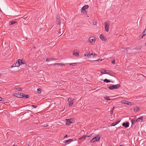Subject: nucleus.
I'll return each instance as SVG.
<instances>
[{
  "mask_svg": "<svg viewBox=\"0 0 146 146\" xmlns=\"http://www.w3.org/2000/svg\"><path fill=\"white\" fill-rule=\"evenodd\" d=\"M68 137L67 135H66L64 136V138H65Z\"/></svg>",
  "mask_w": 146,
  "mask_h": 146,
  "instance_id": "nucleus-53",
  "label": "nucleus"
},
{
  "mask_svg": "<svg viewBox=\"0 0 146 146\" xmlns=\"http://www.w3.org/2000/svg\"><path fill=\"white\" fill-rule=\"evenodd\" d=\"M116 125V124L115 123H112L111 124V126H114Z\"/></svg>",
  "mask_w": 146,
  "mask_h": 146,
  "instance_id": "nucleus-41",
  "label": "nucleus"
},
{
  "mask_svg": "<svg viewBox=\"0 0 146 146\" xmlns=\"http://www.w3.org/2000/svg\"><path fill=\"white\" fill-rule=\"evenodd\" d=\"M12 146H17V144H15Z\"/></svg>",
  "mask_w": 146,
  "mask_h": 146,
  "instance_id": "nucleus-55",
  "label": "nucleus"
},
{
  "mask_svg": "<svg viewBox=\"0 0 146 146\" xmlns=\"http://www.w3.org/2000/svg\"><path fill=\"white\" fill-rule=\"evenodd\" d=\"M110 23V22L109 21H106L104 23L105 31L107 32L109 31Z\"/></svg>",
  "mask_w": 146,
  "mask_h": 146,
  "instance_id": "nucleus-2",
  "label": "nucleus"
},
{
  "mask_svg": "<svg viewBox=\"0 0 146 146\" xmlns=\"http://www.w3.org/2000/svg\"><path fill=\"white\" fill-rule=\"evenodd\" d=\"M31 106L32 107H33L34 108H36L37 107V106H35V105H31Z\"/></svg>",
  "mask_w": 146,
  "mask_h": 146,
  "instance_id": "nucleus-42",
  "label": "nucleus"
},
{
  "mask_svg": "<svg viewBox=\"0 0 146 146\" xmlns=\"http://www.w3.org/2000/svg\"><path fill=\"white\" fill-rule=\"evenodd\" d=\"M123 126L125 127V128H127L129 126V123L127 122L126 123H123L122 124Z\"/></svg>",
  "mask_w": 146,
  "mask_h": 146,
  "instance_id": "nucleus-10",
  "label": "nucleus"
},
{
  "mask_svg": "<svg viewBox=\"0 0 146 146\" xmlns=\"http://www.w3.org/2000/svg\"><path fill=\"white\" fill-rule=\"evenodd\" d=\"M63 33H62V34H61V35H62V34H63Z\"/></svg>",
  "mask_w": 146,
  "mask_h": 146,
  "instance_id": "nucleus-64",
  "label": "nucleus"
},
{
  "mask_svg": "<svg viewBox=\"0 0 146 146\" xmlns=\"http://www.w3.org/2000/svg\"><path fill=\"white\" fill-rule=\"evenodd\" d=\"M56 22L57 24L58 25H60L61 23L60 19L59 18L58 16L56 17Z\"/></svg>",
  "mask_w": 146,
  "mask_h": 146,
  "instance_id": "nucleus-11",
  "label": "nucleus"
},
{
  "mask_svg": "<svg viewBox=\"0 0 146 146\" xmlns=\"http://www.w3.org/2000/svg\"><path fill=\"white\" fill-rule=\"evenodd\" d=\"M48 61V58H46V61Z\"/></svg>",
  "mask_w": 146,
  "mask_h": 146,
  "instance_id": "nucleus-58",
  "label": "nucleus"
},
{
  "mask_svg": "<svg viewBox=\"0 0 146 146\" xmlns=\"http://www.w3.org/2000/svg\"><path fill=\"white\" fill-rule=\"evenodd\" d=\"M127 105H132L133 104H132V102H128L127 103Z\"/></svg>",
  "mask_w": 146,
  "mask_h": 146,
  "instance_id": "nucleus-34",
  "label": "nucleus"
},
{
  "mask_svg": "<svg viewBox=\"0 0 146 146\" xmlns=\"http://www.w3.org/2000/svg\"><path fill=\"white\" fill-rule=\"evenodd\" d=\"M48 126V124H47V123H46V124H44V125L43 126H44V127H47Z\"/></svg>",
  "mask_w": 146,
  "mask_h": 146,
  "instance_id": "nucleus-40",
  "label": "nucleus"
},
{
  "mask_svg": "<svg viewBox=\"0 0 146 146\" xmlns=\"http://www.w3.org/2000/svg\"><path fill=\"white\" fill-rule=\"evenodd\" d=\"M81 12H83V14H84V13H85L86 14V10H83V11Z\"/></svg>",
  "mask_w": 146,
  "mask_h": 146,
  "instance_id": "nucleus-39",
  "label": "nucleus"
},
{
  "mask_svg": "<svg viewBox=\"0 0 146 146\" xmlns=\"http://www.w3.org/2000/svg\"><path fill=\"white\" fill-rule=\"evenodd\" d=\"M119 146H123V145H120Z\"/></svg>",
  "mask_w": 146,
  "mask_h": 146,
  "instance_id": "nucleus-60",
  "label": "nucleus"
},
{
  "mask_svg": "<svg viewBox=\"0 0 146 146\" xmlns=\"http://www.w3.org/2000/svg\"><path fill=\"white\" fill-rule=\"evenodd\" d=\"M109 97H110L109 96H105V97H104V98L105 100H111V99L108 98Z\"/></svg>",
  "mask_w": 146,
  "mask_h": 146,
  "instance_id": "nucleus-24",
  "label": "nucleus"
},
{
  "mask_svg": "<svg viewBox=\"0 0 146 146\" xmlns=\"http://www.w3.org/2000/svg\"><path fill=\"white\" fill-rule=\"evenodd\" d=\"M90 136H88V135H85V138H88L89 137H90Z\"/></svg>",
  "mask_w": 146,
  "mask_h": 146,
  "instance_id": "nucleus-50",
  "label": "nucleus"
},
{
  "mask_svg": "<svg viewBox=\"0 0 146 146\" xmlns=\"http://www.w3.org/2000/svg\"><path fill=\"white\" fill-rule=\"evenodd\" d=\"M60 33H61V31H60Z\"/></svg>",
  "mask_w": 146,
  "mask_h": 146,
  "instance_id": "nucleus-62",
  "label": "nucleus"
},
{
  "mask_svg": "<svg viewBox=\"0 0 146 146\" xmlns=\"http://www.w3.org/2000/svg\"><path fill=\"white\" fill-rule=\"evenodd\" d=\"M68 101L69 102V106L70 107L72 106L73 104L72 99L71 98H68Z\"/></svg>",
  "mask_w": 146,
  "mask_h": 146,
  "instance_id": "nucleus-4",
  "label": "nucleus"
},
{
  "mask_svg": "<svg viewBox=\"0 0 146 146\" xmlns=\"http://www.w3.org/2000/svg\"><path fill=\"white\" fill-rule=\"evenodd\" d=\"M114 107H113V109H112V110H113L114 109Z\"/></svg>",
  "mask_w": 146,
  "mask_h": 146,
  "instance_id": "nucleus-61",
  "label": "nucleus"
},
{
  "mask_svg": "<svg viewBox=\"0 0 146 146\" xmlns=\"http://www.w3.org/2000/svg\"><path fill=\"white\" fill-rule=\"evenodd\" d=\"M136 121L135 120H133L131 121L132 122V125L134 123H135L136 122Z\"/></svg>",
  "mask_w": 146,
  "mask_h": 146,
  "instance_id": "nucleus-36",
  "label": "nucleus"
},
{
  "mask_svg": "<svg viewBox=\"0 0 146 146\" xmlns=\"http://www.w3.org/2000/svg\"><path fill=\"white\" fill-rule=\"evenodd\" d=\"M87 54H84V56H87Z\"/></svg>",
  "mask_w": 146,
  "mask_h": 146,
  "instance_id": "nucleus-56",
  "label": "nucleus"
},
{
  "mask_svg": "<svg viewBox=\"0 0 146 146\" xmlns=\"http://www.w3.org/2000/svg\"><path fill=\"white\" fill-rule=\"evenodd\" d=\"M146 31V29H145V31H143L142 33V35L143 36H144L146 34V31Z\"/></svg>",
  "mask_w": 146,
  "mask_h": 146,
  "instance_id": "nucleus-29",
  "label": "nucleus"
},
{
  "mask_svg": "<svg viewBox=\"0 0 146 146\" xmlns=\"http://www.w3.org/2000/svg\"><path fill=\"white\" fill-rule=\"evenodd\" d=\"M1 101H5V99L4 98H1Z\"/></svg>",
  "mask_w": 146,
  "mask_h": 146,
  "instance_id": "nucleus-45",
  "label": "nucleus"
},
{
  "mask_svg": "<svg viewBox=\"0 0 146 146\" xmlns=\"http://www.w3.org/2000/svg\"><path fill=\"white\" fill-rule=\"evenodd\" d=\"M20 64H21V65L22 64H23L24 67H26L27 66L26 63L22 61V59L21 60Z\"/></svg>",
  "mask_w": 146,
  "mask_h": 146,
  "instance_id": "nucleus-16",
  "label": "nucleus"
},
{
  "mask_svg": "<svg viewBox=\"0 0 146 146\" xmlns=\"http://www.w3.org/2000/svg\"><path fill=\"white\" fill-rule=\"evenodd\" d=\"M91 56H93V53H92L91 54H90Z\"/></svg>",
  "mask_w": 146,
  "mask_h": 146,
  "instance_id": "nucleus-57",
  "label": "nucleus"
},
{
  "mask_svg": "<svg viewBox=\"0 0 146 146\" xmlns=\"http://www.w3.org/2000/svg\"><path fill=\"white\" fill-rule=\"evenodd\" d=\"M29 97V95H25V98L26 99L28 98Z\"/></svg>",
  "mask_w": 146,
  "mask_h": 146,
  "instance_id": "nucleus-33",
  "label": "nucleus"
},
{
  "mask_svg": "<svg viewBox=\"0 0 146 146\" xmlns=\"http://www.w3.org/2000/svg\"><path fill=\"white\" fill-rule=\"evenodd\" d=\"M87 56L88 57V58H91V56H90V53H88V54H87Z\"/></svg>",
  "mask_w": 146,
  "mask_h": 146,
  "instance_id": "nucleus-31",
  "label": "nucleus"
},
{
  "mask_svg": "<svg viewBox=\"0 0 146 146\" xmlns=\"http://www.w3.org/2000/svg\"><path fill=\"white\" fill-rule=\"evenodd\" d=\"M59 65L60 66H65V64L63 63H57L54 64V65Z\"/></svg>",
  "mask_w": 146,
  "mask_h": 146,
  "instance_id": "nucleus-21",
  "label": "nucleus"
},
{
  "mask_svg": "<svg viewBox=\"0 0 146 146\" xmlns=\"http://www.w3.org/2000/svg\"><path fill=\"white\" fill-rule=\"evenodd\" d=\"M102 60V59L100 60V59H98L96 60L97 61L99 62L100 61H101Z\"/></svg>",
  "mask_w": 146,
  "mask_h": 146,
  "instance_id": "nucleus-51",
  "label": "nucleus"
},
{
  "mask_svg": "<svg viewBox=\"0 0 146 146\" xmlns=\"http://www.w3.org/2000/svg\"><path fill=\"white\" fill-rule=\"evenodd\" d=\"M97 55L95 53H93V57H96L97 56Z\"/></svg>",
  "mask_w": 146,
  "mask_h": 146,
  "instance_id": "nucleus-38",
  "label": "nucleus"
},
{
  "mask_svg": "<svg viewBox=\"0 0 146 146\" xmlns=\"http://www.w3.org/2000/svg\"><path fill=\"white\" fill-rule=\"evenodd\" d=\"M141 48V46H136L135 48H134V49L136 50H138L140 49Z\"/></svg>",
  "mask_w": 146,
  "mask_h": 146,
  "instance_id": "nucleus-17",
  "label": "nucleus"
},
{
  "mask_svg": "<svg viewBox=\"0 0 146 146\" xmlns=\"http://www.w3.org/2000/svg\"><path fill=\"white\" fill-rule=\"evenodd\" d=\"M73 141V139H70L68 140H65L64 141V142L66 143H68L69 141Z\"/></svg>",
  "mask_w": 146,
  "mask_h": 146,
  "instance_id": "nucleus-22",
  "label": "nucleus"
},
{
  "mask_svg": "<svg viewBox=\"0 0 146 146\" xmlns=\"http://www.w3.org/2000/svg\"><path fill=\"white\" fill-rule=\"evenodd\" d=\"M37 90L38 91V93L39 94H40L41 91V89L40 88H38L37 89Z\"/></svg>",
  "mask_w": 146,
  "mask_h": 146,
  "instance_id": "nucleus-26",
  "label": "nucleus"
},
{
  "mask_svg": "<svg viewBox=\"0 0 146 146\" xmlns=\"http://www.w3.org/2000/svg\"><path fill=\"white\" fill-rule=\"evenodd\" d=\"M1 97H0V101H1Z\"/></svg>",
  "mask_w": 146,
  "mask_h": 146,
  "instance_id": "nucleus-59",
  "label": "nucleus"
},
{
  "mask_svg": "<svg viewBox=\"0 0 146 146\" xmlns=\"http://www.w3.org/2000/svg\"><path fill=\"white\" fill-rule=\"evenodd\" d=\"M95 138H93L90 141V142L91 143L92 142L94 143L95 142Z\"/></svg>",
  "mask_w": 146,
  "mask_h": 146,
  "instance_id": "nucleus-27",
  "label": "nucleus"
},
{
  "mask_svg": "<svg viewBox=\"0 0 146 146\" xmlns=\"http://www.w3.org/2000/svg\"><path fill=\"white\" fill-rule=\"evenodd\" d=\"M112 63L113 64H115V61L114 60H113V61H112Z\"/></svg>",
  "mask_w": 146,
  "mask_h": 146,
  "instance_id": "nucleus-49",
  "label": "nucleus"
},
{
  "mask_svg": "<svg viewBox=\"0 0 146 146\" xmlns=\"http://www.w3.org/2000/svg\"><path fill=\"white\" fill-rule=\"evenodd\" d=\"M143 119V116H141L140 117L137 118V119H136V121L137 123L138 122L140 121V120H141V121H142Z\"/></svg>",
  "mask_w": 146,
  "mask_h": 146,
  "instance_id": "nucleus-12",
  "label": "nucleus"
},
{
  "mask_svg": "<svg viewBox=\"0 0 146 146\" xmlns=\"http://www.w3.org/2000/svg\"><path fill=\"white\" fill-rule=\"evenodd\" d=\"M56 60V59H55L54 58H50L49 59H48V61H50L51 60Z\"/></svg>",
  "mask_w": 146,
  "mask_h": 146,
  "instance_id": "nucleus-30",
  "label": "nucleus"
},
{
  "mask_svg": "<svg viewBox=\"0 0 146 146\" xmlns=\"http://www.w3.org/2000/svg\"><path fill=\"white\" fill-rule=\"evenodd\" d=\"M104 71L106 72V74H110L111 73L113 72L111 70H104Z\"/></svg>",
  "mask_w": 146,
  "mask_h": 146,
  "instance_id": "nucleus-14",
  "label": "nucleus"
},
{
  "mask_svg": "<svg viewBox=\"0 0 146 146\" xmlns=\"http://www.w3.org/2000/svg\"><path fill=\"white\" fill-rule=\"evenodd\" d=\"M125 132L124 130H122L121 131V133L124 134Z\"/></svg>",
  "mask_w": 146,
  "mask_h": 146,
  "instance_id": "nucleus-46",
  "label": "nucleus"
},
{
  "mask_svg": "<svg viewBox=\"0 0 146 146\" xmlns=\"http://www.w3.org/2000/svg\"><path fill=\"white\" fill-rule=\"evenodd\" d=\"M21 94L22 93H15L14 95L17 98H21Z\"/></svg>",
  "mask_w": 146,
  "mask_h": 146,
  "instance_id": "nucleus-6",
  "label": "nucleus"
},
{
  "mask_svg": "<svg viewBox=\"0 0 146 146\" xmlns=\"http://www.w3.org/2000/svg\"><path fill=\"white\" fill-rule=\"evenodd\" d=\"M63 33H62V34H61V35H62V34H63Z\"/></svg>",
  "mask_w": 146,
  "mask_h": 146,
  "instance_id": "nucleus-63",
  "label": "nucleus"
},
{
  "mask_svg": "<svg viewBox=\"0 0 146 146\" xmlns=\"http://www.w3.org/2000/svg\"><path fill=\"white\" fill-rule=\"evenodd\" d=\"M101 73L102 74H106V73L105 72H101Z\"/></svg>",
  "mask_w": 146,
  "mask_h": 146,
  "instance_id": "nucleus-52",
  "label": "nucleus"
},
{
  "mask_svg": "<svg viewBox=\"0 0 146 146\" xmlns=\"http://www.w3.org/2000/svg\"><path fill=\"white\" fill-rule=\"evenodd\" d=\"M75 119L74 118H72L70 119H66V124L67 125H70V123H72L74 122Z\"/></svg>",
  "mask_w": 146,
  "mask_h": 146,
  "instance_id": "nucleus-3",
  "label": "nucleus"
},
{
  "mask_svg": "<svg viewBox=\"0 0 146 146\" xmlns=\"http://www.w3.org/2000/svg\"><path fill=\"white\" fill-rule=\"evenodd\" d=\"M140 109L139 107L136 106L134 108V110L135 112H137L139 111Z\"/></svg>",
  "mask_w": 146,
  "mask_h": 146,
  "instance_id": "nucleus-13",
  "label": "nucleus"
},
{
  "mask_svg": "<svg viewBox=\"0 0 146 146\" xmlns=\"http://www.w3.org/2000/svg\"><path fill=\"white\" fill-rule=\"evenodd\" d=\"M72 54L74 56H78L79 55V53L76 52L74 51L73 52Z\"/></svg>",
  "mask_w": 146,
  "mask_h": 146,
  "instance_id": "nucleus-19",
  "label": "nucleus"
},
{
  "mask_svg": "<svg viewBox=\"0 0 146 146\" xmlns=\"http://www.w3.org/2000/svg\"><path fill=\"white\" fill-rule=\"evenodd\" d=\"M17 23V22L16 21H10L9 22V25H11L15 23Z\"/></svg>",
  "mask_w": 146,
  "mask_h": 146,
  "instance_id": "nucleus-18",
  "label": "nucleus"
},
{
  "mask_svg": "<svg viewBox=\"0 0 146 146\" xmlns=\"http://www.w3.org/2000/svg\"><path fill=\"white\" fill-rule=\"evenodd\" d=\"M99 37L102 40L105 41L106 40V38H104V36L102 35H100Z\"/></svg>",
  "mask_w": 146,
  "mask_h": 146,
  "instance_id": "nucleus-15",
  "label": "nucleus"
},
{
  "mask_svg": "<svg viewBox=\"0 0 146 146\" xmlns=\"http://www.w3.org/2000/svg\"><path fill=\"white\" fill-rule=\"evenodd\" d=\"M89 42L91 43H94L95 41V40L94 39V37H90L88 39Z\"/></svg>",
  "mask_w": 146,
  "mask_h": 146,
  "instance_id": "nucleus-5",
  "label": "nucleus"
},
{
  "mask_svg": "<svg viewBox=\"0 0 146 146\" xmlns=\"http://www.w3.org/2000/svg\"><path fill=\"white\" fill-rule=\"evenodd\" d=\"M89 7V5H85L83 6L82 8L81 12H83V10H85L86 9H87Z\"/></svg>",
  "mask_w": 146,
  "mask_h": 146,
  "instance_id": "nucleus-7",
  "label": "nucleus"
},
{
  "mask_svg": "<svg viewBox=\"0 0 146 146\" xmlns=\"http://www.w3.org/2000/svg\"><path fill=\"white\" fill-rule=\"evenodd\" d=\"M94 138H95V141H100V136L99 135L96 136Z\"/></svg>",
  "mask_w": 146,
  "mask_h": 146,
  "instance_id": "nucleus-9",
  "label": "nucleus"
},
{
  "mask_svg": "<svg viewBox=\"0 0 146 146\" xmlns=\"http://www.w3.org/2000/svg\"><path fill=\"white\" fill-rule=\"evenodd\" d=\"M128 102L126 100H123L121 101V102L122 104H127Z\"/></svg>",
  "mask_w": 146,
  "mask_h": 146,
  "instance_id": "nucleus-20",
  "label": "nucleus"
},
{
  "mask_svg": "<svg viewBox=\"0 0 146 146\" xmlns=\"http://www.w3.org/2000/svg\"><path fill=\"white\" fill-rule=\"evenodd\" d=\"M120 121H116V123H115V124H116V125L117 124H118L119 123V122H120Z\"/></svg>",
  "mask_w": 146,
  "mask_h": 146,
  "instance_id": "nucleus-44",
  "label": "nucleus"
},
{
  "mask_svg": "<svg viewBox=\"0 0 146 146\" xmlns=\"http://www.w3.org/2000/svg\"><path fill=\"white\" fill-rule=\"evenodd\" d=\"M120 121H116V123H115V124H116V125L117 124H118L119 123V122H120Z\"/></svg>",
  "mask_w": 146,
  "mask_h": 146,
  "instance_id": "nucleus-43",
  "label": "nucleus"
},
{
  "mask_svg": "<svg viewBox=\"0 0 146 146\" xmlns=\"http://www.w3.org/2000/svg\"><path fill=\"white\" fill-rule=\"evenodd\" d=\"M76 64V63H70L69 64L70 65H72V66H74L75 65V64Z\"/></svg>",
  "mask_w": 146,
  "mask_h": 146,
  "instance_id": "nucleus-35",
  "label": "nucleus"
},
{
  "mask_svg": "<svg viewBox=\"0 0 146 146\" xmlns=\"http://www.w3.org/2000/svg\"><path fill=\"white\" fill-rule=\"evenodd\" d=\"M25 94H24L23 93H22L21 98H25Z\"/></svg>",
  "mask_w": 146,
  "mask_h": 146,
  "instance_id": "nucleus-28",
  "label": "nucleus"
},
{
  "mask_svg": "<svg viewBox=\"0 0 146 146\" xmlns=\"http://www.w3.org/2000/svg\"><path fill=\"white\" fill-rule=\"evenodd\" d=\"M139 36H140V37H141V38H143V37H144V36H143V35H140Z\"/></svg>",
  "mask_w": 146,
  "mask_h": 146,
  "instance_id": "nucleus-48",
  "label": "nucleus"
},
{
  "mask_svg": "<svg viewBox=\"0 0 146 146\" xmlns=\"http://www.w3.org/2000/svg\"><path fill=\"white\" fill-rule=\"evenodd\" d=\"M16 90H18V91H21L22 90V89L21 88H17L16 89Z\"/></svg>",
  "mask_w": 146,
  "mask_h": 146,
  "instance_id": "nucleus-37",
  "label": "nucleus"
},
{
  "mask_svg": "<svg viewBox=\"0 0 146 146\" xmlns=\"http://www.w3.org/2000/svg\"><path fill=\"white\" fill-rule=\"evenodd\" d=\"M93 24L94 25H96L97 24V21L95 20H93L92 22Z\"/></svg>",
  "mask_w": 146,
  "mask_h": 146,
  "instance_id": "nucleus-25",
  "label": "nucleus"
},
{
  "mask_svg": "<svg viewBox=\"0 0 146 146\" xmlns=\"http://www.w3.org/2000/svg\"><path fill=\"white\" fill-rule=\"evenodd\" d=\"M110 114L111 115H112L113 114V111L112 110L110 112Z\"/></svg>",
  "mask_w": 146,
  "mask_h": 146,
  "instance_id": "nucleus-47",
  "label": "nucleus"
},
{
  "mask_svg": "<svg viewBox=\"0 0 146 146\" xmlns=\"http://www.w3.org/2000/svg\"><path fill=\"white\" fill-rule=\"evenodd\" d=\"M16 66H15V64H14L11 67V68L14 67H15Z\"/></svg>",
  "mask_w": 146,
  "mask_h": 146,
  "instance_id": "nucleus-54",
  "label": "nucleus"
},
{
  "mask_svg": "<svg viewBox=\"0 0 146 146\" xmlns=\"http://www.w3.org/2000/svg\"><path fill=\"white\" fill-rule=\"evenodd\" d=\"M120 87V85L119 84L113 85L111 86H110L109 87V89L110 90H112L114 89H117L118 88Z\"/></svg>",
  "mask_w": 146,
  "mask_h": 146,
  "instance_id": "nucleus-1",
  "label": "nucleus"
},
{
  "mask_svg": "<svg viewBox=\"0 0 146 146\" xmlns=\"http://www.w3.org/2000/svg\"><path fill=\"white\" fill-rule=\"evenodd\" d=\"M20 59H18L17 61L15 64V66H16V67H19L20 65Z\"/></svg>",
  "mask_w": 146,
  "mask_h": 146,
  "instance_id": "nucleus-8",
  "label": "nucleus"
},
{
  "mask_svg": "<svg viewBox=\"0 0 146 146\" xmlns=\"http://www.w3.org/2000/svg\"><path fill=\"white\" fill-rule=\"evenodd\" d=\"M104 82H105L106 83H109V82H111V81L110 80H108L107 79H104Z\"/></svg>",
  "mask_w": 146,
  "mask_h": 146,
  "instance_id": "nucleus-23",
  "label": "nucleus"
},
{
  "mask_svg": "<svg viewBox=\"0 0 146 146\" xmlns=\"http://www.w3.org/2000/svg\"><path fill=\"white\" fill-rule=\"evenodd\" d=\"M86 139V138H85V135L79 138V139Z\"/></svg>",
  "mask_w": 146,
  "mask_h": 146,
  "instance_id": "nucleus-32",
  "label": "nucleus"
}]
</instances>
